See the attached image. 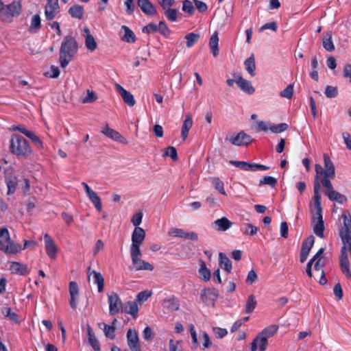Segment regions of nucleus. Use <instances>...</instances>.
<instances>
[{
	"label": "nucleus",
	"instance_id": "obj_23",
	"mask_svg": "<svg viewBox=\"0 0 351 351\" xmlns=\"http://www.w3.org/2000/svg\"><path fill=\"white\" fill-rule=\"evenodd\" d=\"M69 293H70V304L71 307L76 306L75 300L78 298L79 288L76 282L71 281L69 282Z\"/></svg>",
	"mask_w": 351,
	"mask_h": 351
},
{
	"label": "nucleus",
	"instance_id": "obj_14",
	"mask_svg": "<svg viewBox=\"0 0 351 351\" xmlns=\"http://www.w3.org/2000/svg\"><path fill=\"white\" fill-rule=\"evenodd\" d=\"M44 239L45 244V250L47 255L49 256L50 258L54 259L56 257V254L58 252V247L56 246L54 241L48 234H45Z\"/></svg>",
	"mask_w": 351,
	"mask_h": 351
},
{
	"label": "nucleus",
	"instance_id": "obj_28",
	"mask_svg": "<svg viewBox=\"0 0 351 351\" xmlns=\"http://www.w3.org/2000/svg\"><path fill=\"white\" fill-rule=\"evenodd\" d=\"M219 258L221 267L225 269L228 273H230L232 270V262L229 258L223 252L219 254Z\"/></svg>",
	"mask_w": 351,
	"mask_h": 351
},
{
	"label": "nucleus",
	"instance_id": "obj_52",
	"mask_svg": "<svg viewBox=\"0 0 351 351\" xmlns=\"http://www.w3.org/2000/svg\"><path fill=\"white\" fill-rule=\"evenodd\" d=\"M115 326H109L104 324V332L106 337L113 339L115 337Z\"/></svg>",
	"mask_w": 351,
	"mask_h": 351
},
{
	"label": "nucleus",
	"instance_id": "obj_38",
	"mask_svg": "<svg viewBox=\"0 0 351 351\" xmlns=\"http://www.w3.org/2000/svg\"><path fill=\"white\" fill-rule=\"evenodd\" d=\"M109 307H122L121 301L117 293L112 292L108 295Z\"/></svg>",
	"mask_w": 351,
	"mask_h": 351
},
{
	"label": "nucleus",
	"instance_id": "obj_3",
	"mask_svg": "<svg viewBox=\"0 0 351 351\" xmlns=\"http://www.w3.org/2000/svg\"><path fill=\"white\" fill-rule=\"evenodd\" d=\"M10 151L17 157L27 158L32 154L27 141L22 136L14 134L10 140Z\"/></svg>",
	"mask_w": 351,
	"mask_h": 351
},
{
	"label": "nucleus",
	"instance_id": "obj_9",
	"mask_svg": "<svg viewBox=\"0 0 351 351\" xmlns=\"http://www.w3.org/2000/svg\"><path fill=\"white\" fill-rule=\"evenodd\" d=\"M5 181L8 187V195L13 194L18 184V179L14 175L12 167H8L4 170Z\"/></svg>",
	"mask_w": 351,
	"mask_h": 351
},
{
	"label": "nucleus",
	"instance_id": "obj_19",
	"mask_svg": "<svg viewBox=\"0 0 351 351\" xmlns=\"http://www.w3.org/2000/svg\"><path fill=\"white\" fill-rule=\"evenodd\" d=\"M268 345V341L265 337L260 335H257L251 343V351H256L258 347L260 351H265Z\"/></svg>",
	"mask_w": 351,
	"mask_h": 351
},
{
	"label": "nucleus",
	"instance_id": "obj_46",
	"mask_svg": "<svg viewBox=\"0 0 351 351\" xmlns=\"http://www.w3.org/2000/svg\"><path fill=\"white\" fill-rule=\"evenodd\" d=\"M277 184V180L271 176H265L260 180L259 186L264 184L269 185L271 188H274Z\"/></svg>",
	"mask_w": 351,
	"mask_h": 351
},
{
	"label": "nucleus",
	"instance_id": "obj_35",
	"mask_svg": "<svg viewBox=\"0 0 351 351\" xmlns=\"http://www.w3.org/2000/svg\"><path fill=\"white\" fill-rule=\"evenodd\" d=\"M93 274L94 283L97 285L98 291L101 293L104 287V278L99 272L94 270L93 271Z\"/></svg>",
	"mask_w": 351,
	"mask_h": 351
},
{
	"label": "nucleus",
	"instance_id": "obj_50",
	"mask_svg": "<svg viewBox=\"0 0 351 351\" xmlns=\"http://www.w3.org/2000/svg\"><path fill=\"white\" fill-rule=\"evenodd\" d=\"M288 128H289L288 124H287L285 123H280L278 125H271L269 128V130L273 133H280V132H282L287 130Z\"/></svg>",
	"mask_w": 351,
	"mask_h": 351
},
{
	"label": "nucleus",
	"instance_id": "obj_5",
	"mask_svg": "<svg viewBox=\"0 0 351 351\" xmlns=\"http://www.w3.org/2000/svg\"><path fill=\"white\" fill-rule=\"evenodd\" d=\"M145 238V230L140 227H135L132 234V245L130 246V253L138 254L141 252V245L143 244Z\"/></svg>",
	"mask_w": 351,
	"mask_h": 351
},
{
	"label": "nucleus",
	"instance_id": "obj_47",
	"mask_svg": "<svg viewBox=\"0 0 351 351\" xmlns=\"http://www.w3.org/2000/svg\"><path fill=\"white\" fill-rule=\"evenodd\" d=\"M212 183L217 191L224 195H226L223 187V182L219 178H213Z\"/></svg>",
	"mask_w": 351,
	"mask_h": 351
},
{
	"label": "nucleus",
	"instance_id": "obj_36",
	"mask_svg": "<svg viewBox=\"0 0 351 351\" xmlns=\"http://www.w3.org/2000/svg\"><path fill=\"white\" fill-rule=\"evenodd\" d=\"M246 71L252 75L254 76L255 75V58L254 55H252L250 58H248L244 62Z\"/></svg>",
	"mask_w": 351,
	"mask_h": 351
},
{
	"label": "nucleus",
	"instance_id": "obj_61",
	"mask_svg": "<svg viewBox=\"0 0 351 351\" xmlns=\"http://www.w3.org/2000/svg\"><path fill=\"white\" fill-rule=\"evenodd\" d=\"M162 305L164 307H171L175 306H178V300L174 296L169 298V299H166L163 301Z\"/></svg>",
	"mask_w": 351,
	"mask_h": 351
},
{
	"label": "nucleus",
	"instance_id": "obj_7",
	"mask_svg": "<svg viewBox=\"0 0 351 351\" xmlns=\"http://www.w3.org/2000/svg\"><path fill=\"white\" fill-rule=\"evenodd\" d=\"M21 12V3L19 1H13L8 5H4L2 20L6 22H11L12 17L19 16Z\"/></svg>",
	"mask_w": 351,
	"mask_h": 351
},
{
	"label": "nucleus",
	"instance_id": "obj_8",
	"mask_svg": "<svg viewBox=\"0 0 351 351\" xmlns=\"http://www.w3.org/2000/svg\"><path fill=\"white\" fill-rule=\"evenodd\" d=\"M226 141H229L236 146H245L252 141V137L245 133L243 131L239 132L237 134L230 135L226 137Z\"/></svg>",
	"mask_w": 351,
	"mask_h": 351
},
{
	"label": "nucleus",
	"instance_id": "obj_57",
	"mask_svg": "<svg viewBox=\"0 0 351 351\" xmlns=\"http://www.w3.org/2000/svg\"><path fill=\"white\" fill-rule=\"evenodd\" d=\"M158 32V25L150 23L143 28V32L146 34L155 33Z\"/></svg>",
	"mask_w": 351,
	"mask_h": 351
},
{
	"label": "nucleus",
	"instance_id": "obj_10",
	"mask_svg": "<svg viewBox=\"0 0 351 351\" xmlns=\"http://www.w3.org/2000/svg\"><path fill=\"white\" fill-rule=\"evenodd\" d=\"M130 255L132 264L134 266L136 270L152 271L154 269L152 265L140 258V257L142 256L141 251L138 254H136L135 253H130Z\"/></svg>",
	"mask_w": 351,
	"mask_h": 351
},
{
	"label": "nucleus",
	"instance_id": "obj_42",
	"mask_svg": "<svg viewBox=\"0 0 351 351\" xmlns=\"http://www.w3.org/2000/svg\"><path fill=\"white\" fill-rule=\"evenodd\" d=\"M185 38L186 40V46L189 48L192 47L195 43L199 38V34L195 33H189L185 36Z\"/></svg>",
	"mask_w": 351,
	"mask_h": 351
},
{
	"label": "nucleus",
	"instance_id": "obj_43",
	"mask_svg": "<svg viewBox=\"0 0 351 351\" xmlns=\"http://www.w3.org/2000/svg\"><path fill=\"white\" fill-rule=\"evenodd\" d=\"M343 245L341 249V254L339 257L340 265L349 263L347 251L348 250V243H343Z\"/></svg>",
	"mask_w": 351,
	"mask_h": 351
},
{
	"label": "nucleus",
	"instance_id": "obj_11",
	"mask_svg": "<svg viewBox=\"0 0 351 351\" xmlns=\"http://www.w3.org/2000/svg\"><path fill=\"white\" fill-rule=\"evenodd\" d=\"M101 132L102 134L114 141L125 145L128 143L126 138H124L119 132L110 128L108 123L106 124Z\"/></svg>",
	"mask_w": 351,
	"mask_h": 351
},
{
	"label": "nucleus",
	"instance_id": "obj_60",
	"mask_svg": "<svg viewBox=\"0 0 351 351\" xmlns=\"http://www.w3.org/2000/svg\"><path fill=\"white\" fill-rule=\"evenodd\" d=\"M50 69V72H46L45 75L51 78H57L59 76L60 72L58 67L52 65Z\"/></svg>",
	"mask_w": 351,
	"mask_h": 351
},
{
	"label": "nucleus",
	"instance_id": "obj_12",
	"mask_svg": "<svg viewBox=\"0 0 351 351\" xmlns=\"http://www.w3.org/2000/svg\"><path fill=\"white\" fill-rule=\"evenodd\" d=\"M128 344L132 351H141L138 336L134 330L129 329L127 332Z\"/></svg>",
	"mask_w": 351,
	"mask_h": 351
},
{
	"label": "nucleus",
	"instance_id": "obj_31",
	"mask_svg": "<svg viewBox=\"0 0 351 351\" xmlns=\"http://www.w3.org/2000/svg\"><path fill=\"white\" fill-rule=\"evenodd\" d=\"M88 342L95 351H101L99 343L90 326L87 328Z\"/></svg>",
	"mask_w": 351,
	"mask_h": 351
},
{
	"label": "nucleus",
	"instance_id": "obj_45",
	"mask_svg": "<svg viewBox=\"0 0 351 351\" xmlns=\"http://www.w3.org/2000/svg\"><path fill=\"white\" fill-rule=\"evenodd\" d=\"M324 93L328 98H335L339 94L338 88L337 86H326Z\"/></svg>",
	"mask_w": 351,
	"mask_h": 351
},
{
	"label": "nucleus",
	"instance_id": "obj_20",
	"mask_svg": "<svg viewBox=\"0 0 351 351\" xmlns=\"http://www.w3.org/2000/svg\"><path fill=\"white\" fill-rule=\"evenodd\" d=\"M137 4L141 10L147 15H154L157 12L155 6L149 0H138Z\"/></svg>",
	"mask_w": 351,
	"mask_h": 351
},
{
	"label": "nucleus",
	"instance_id": "obj_44",
	"mask_svg": "<svg viewBox=\"0 0 351 351\" xmlns=\"http://www.w3.org/2000/svg\"><path fill=\"white\" fill-rule=\"evenodd\" d=\"M85 45H86V48L91 51L96 49V48L97 47V44L94 37L93 36V35L86 36Z\"/></svg>",
	"mask_w": 351,
	"mask_h": 351
},
{
	"label": "nucleus",
	"instance_id": "obj_39",
	"mask_svg": "<svg viewBox=\"0 0 351 351\" xmlns=\"http://www.w3.org/2000/svg\"><path fill=\"white\" fill-rule=\"evenodd\" d=\"M27 138H29L32 142L34 144V145L39 149H44V145L40 138L37 136L34 132L30 131V132H27Z\"/></svg>",
	"mask_w": 351,
	"mask_h": 351
},
{
	"label": "nucleus",
	"instance_id": "obj_25",
	"mask_svg": "<svg viewBox=\"0 0 351 351\" xmlns=\"http://www.w3.org/2000/svg\"><path fill=\"white\" fill-rule=\"evenodd\" d=\"M41 28V19L38 14H34L32 19L29 27L28 29L29 32L31 34L37 33Z\"/></svg>",
	"mask_w": 351,
	"mask_h": 351
},
{
	"label": "nucleus",
	"instance_id": "obj_48",
	"mask_svg": "<svg viewBox=\"0 0 351 351\" xmlns=\"http://www.w3.org/2000/svg\"><path fill=\"white\" fill-rule=\"evenodd\" d=\"M178 10L176 9H169L164 10V14L167 19L172 22L176 21L178 19Z\"/></svg>",
	"mask_w": 351,
	"mask_h": 351
},
{
	"label": "nucleus",
	"instance_id": "obj_33",
	"mask_svg": "<svg viewBox=\"0 0 351 351\" xmlns=\"http://www.w3.org/2000/svg\"><path fill=\"white\" fill-rule=\"evenodd\" d=\"M199 274L204 281L207 282L210 280L211 276L210 270L206 267V263L203 261H200Z\"/></svg>",
	"mask_w": 351,
	"mask_h": 351
},
{
	"label": "nucleus",
	"instance_id": "obj_55",
	"mask_svg": "<svg viewBox=\"0 0 351 351\" xmlns=\"http://www.w3.org/2000/svg\"><path fill=\"white\" fill-rule=\"evenodd\" d=\"M293 94V84H289L285 89L280 93V96L287 99H291Z\"/></svg>",
	"mask_w": 351,
	"mask_h": 351
},
{
	"label": "nucleus",
	"instance_id": "obj_56",
	"mask_svg": "<svg viewBox=\"0 0 351 351\" xmlns=\"http://www.w3.org/2000/svg\"><path fill=\"white\" fill-rule=\"evenodd\" d=\"M186 232L180 228H171L168 232L169 236L184 239Z\"/></svg>",
	"mask_w": 351,
	"mask_h": 351
},
{
	"label": "nucleus",
	"instance_id": "obj_1",
	"mask_svg": "<svg viewBox=\"0 0 351 351\" xmlns=\"http://www.w3.org/2000/svg\"><path fill=\"white\" fill-rule=\"evenodd\" d=\"M324 167L319 164H315V165L314 197H315L316 189H317L318 194H320L321 184L326 189L324 191L325 195L335 190L331 180L335 178V167L329 156L326 154H324Z\"/></svg>",
	"mask_w": 351,
	"mask_h": 351
},
{
	"label": "nucleus",
	"instance_id": "obj_54",
	"mask_svg": "<svg viewBox=\"0 0 351 351\" xmlns=\"http://www.w3.org/2000/svg\"><path fill=\"white\" fill-rule=\"evenodd\" d=\"M182 10L189 14H193L195 12V8L192 2L189 0H184L182 3Z\"/></svg>",
	"mask_w": 351,
	"mask_h": 351
},
{
	"label": "nucleus",
	"instance_id": "obj_58",
	"mask_svg": "<svg viewBox=\"0 0 351 351\" xmlns=\"http://www.w3.org/2000/svg\"><path fill=\"white\" fill-rule=\"evenodd\" d=\"M3 313L11 321L15 323H19V316L16 313L12 312L11 308H5V312L3 311Z\"/></svg>",
	"mask_w": 351,
	"mask_h": 351
},
{
	"label": "nucleus",
	"instance_id": "obj_59",
	"mask_svg": "<svg viewBox=\"0 0 351 351\" xmlns=\"http://www.w3.org/2000/svg\"><path fill=\"white\" fill-rule=\"evenodd\" d=\"M229 163L241 168L243 170L248 171L249 162L245 161L230 160Z\"/></svg>",
	"mask_w": 351,
	"mask_h": 351
},
{
	"label": "nucleus",
	"instance_id": "obj_64",
	"mask_svg": "<svg viewBox=\"0 0 351 351\" xmlns=\"http://www.w3.org/2000/svg\"><path fill=\"white\" fill-rule=\"evenodd\" d=\"M142 219L143 213L139 212L133 215L131 221L134 226L138 227L141 223Z\"/></svg>",
	"mask_w": 351,
	"mask_h": 351
},
{
	"label": "nucleus",
	"instance_id": "obj_26",
	"mask_svg": "<svg viewBox=\"0 0 351 351\" xmlns=\"http://www.w3.org/2000/svg\"><path fill=\"white\" fill-rule=\"evenodd\" d=\"M323 47L327 51L332 52L335 50V45L332 40V33L331 32H327L322 40Z\"/></svg>",
	"mask_w": 351,
	"mask_h": 351
},
{
	"label": "nucleus",
	"instance_id": "obj_30",
	"mask_svg": "<svg viewBox=\"0 0 351 351\" xmlns=\"http://www.w3.org/2000/svg\"><path fill=\"white\" fill-rule=\"evenodd\" d=\"M326 196L330 201L337 202L341 204H343L348 200L347 197L344 195L335 190L331 191L330 193L326 195Z\"/></svg>",
	"mask_w": 351,
	"mask_h": 351
},
{
	"label": "nucleus",
	"instance_id": "obj_4",
	"mask_svg": "<svg viewBox=\"0 0 351 351\" xmlns=\"http://www.w3.org/2000/svg\"><path fill=\"white\" fill-rule=\"evenodd\" d=\"M0 239H3V244L0 247L1 251L8 254H16L22 250L20 244L10 241V233L7 228H0Z\"/></svg>",
	"mask_w": 351,
	"mask_h": 351
},
{
	"label": "nucleus",
	"instance_id": "obj_29",
	"mask_svg": "<svg viewBox=\"0 0 351 351\" xmlns=\"http://www.w3.org/2000/svg\"><path fill=\"white\" fill-rule=\"evenodd\" d=\"M69 14L75 19H82L84 15V7L80 5H74L69 10Z\"/></svg>",
	"mask_w": 351,
	"mask_h": 351
},
{
	"label": "nucleus",
	"instance_id": "obj_16",
	"mask_svg": "<svg viewBox=\"0 0 351 351\" xmlns=\"http://www.w3.org/2000/svg\"><path fill=\"white\" fill-rule=\"evenodd\" d=\"M234 77L236 78V83L243 91L250 95L254 93L255 89L250 81L243 78L240 74H234Z\"/></svg>",
	"mask_w": 351,
	"mask_h": 351
},
{
	"label": "nucleus",
	"instance_id": "obj_6",
	"mask_svg": "<svg viewBox=\"0 0 351 351\" xmlns=\"http://www.w3.org/2000/svg\"><path fill=\"white\" fill-rule=\"evenodd\" d=\"M341 217L343 224L339 229V237L342 243H344L351 240V215L348 210H344Z\"/></svg>",
	"mask_w": 351,
	"mask_h": 351
},
{
	"label": "nucleus",
	"instance_id": "obj_62",
	"mask_svg": "<svg viewBox=\"0 0 351 351\" xmlns=\"http://www.w3.org/2000/svg\"><path fill=\"white\" fill-rule=\"evenodd\" d=\"M175 3V0H160L159 1V4L163 10L171 9V7H172Z\"/></svg>",
	"mask_w": 351,
	"mask_h": 351
},
{
	"label": "nucleus",
	"instance_id": "obj_27",
	"mask_svg": "<svg viewBox=\"0 0 351 351\" xmlns=\"http://www.w3.org/2000/svg\"><path fill=\"white\" fill-rule=\"evenodd\" d=\"M219 37L218 33L215 32L210 37L209 40V47L210 48L211 52L214 57H217L219 54Z\"/></svg>",
	"mask_w": 351,
	"mask_h": 351
},
{
	"label": "nucleus",
	"instance_id": "obj_13",
	"mask_svg": "<svg viewBox=\"0 0 351 351\" xmlns=\"http://www.w3.org/2000/svg\"><path fill=\"white\" fill-rule=\"evenodd\" d=\"M59 5L58 0H47L45 5V14L47 20L51 21L54 19L58 12Z\"/></svg>",
	"mask_w": 351,
	"mask_h": 351
},
{
	"label": "nucleus",
	"instance_id": "obj_15",
	"mask_svg": "<svg viewBox=\"0 0 351 351\" xmlns=\"http://www.w3.org/2000/svg\"><path fill=\"white\" fill-rule=\"evenodd\" d=\"M152 295V291L145 290L141 291L136 295L135 300L127 302V307H138V306H141Z\"/></svg>",
	"mask_w": 351,
	"mask_h": 351
},
{
	"label": "nucleus",
	"instance_id": "obj_18",
	"mask_svg": "<svg viewBox=\"0 0 351 351\" xmlns=\"http://www.w3.org/2000/svg\"><path fill=\"white\" fill-rule=\"evenodd\" d=\"M117 90L119 93V94L121 95L124 102L128 104L129 106H134L136 104V101L134 98V96L131 93L126 90L125 88H123L120 84H115Z\"/></svg>",
	"mask_w": 351,
	"mask_h": 351
},
{
	"label": "nucleus",
	"instance_id": "obj_41",
	"mask_svg": "<svg viewBox=\"0 0 351 351\" xmlns=\"http://www.w3.org/2000/svg\"><path fill=\"white\" fill-rule=\"evenodd\" d=\"M122 29L124 30V36L122 40L127 43L135 42L136 37L134 32L127 26H122Z\"/></svg>",
	"mask_w": 351,
	"mask_h": 351
},
{
	"label": "nucleus",
	"instance_id": "obj_24",
	"mask_svg": "<svg viewBox=\"0 0 351 351\" xmlns=\"http://www.w3.org/2000/svg\"><path fill=\"white\" fill-rule=\"evenodd\" d=\"M192 125H193L192 116L191 114H187L186 115L185 119L183 122V125L182 127L181 136L184 141L186 138V137L188 136L189 131L191 128Z\"/></svg>",
	"mask_w": 351,
	"mask_h": 351
},
{
	"label": "nucleus",
	"instance_id": "obj_17",
	"mask_svg": "<svg viewBox=\"0 0 351 351\" xmlns=\"http://www.w3.org/2000/svg\"><path fill=\"white\" fill-rule=\"evenodd\" d=\"M314 205L316 209L315 213L311 210L313 213V222L315 221L323 220L322 207L321 204V195L318 194L317 189H315V197H314Z\"/></svg>",
	"mask_w": 351,
	"mask_h": 351
},
{
	"label": "nucleus",
	"instance_id": "obj_37",
	"mask_svg": "<svg viewBox=\"0 0 351 351\" xmlns=\"http://www.w3.org/2000/svg\"><path fill=\"white\" fill-rule=\"evenodd\" d=\"M278 326L277 325H271L265 328L259 335L263 337H265L267 340L269 337H273L277 332Z\"/></svg>",
	"mask_w": 351,
	"mask_h": 351
},
{
	"label": "nucleus",
	"instance_id": "obj_21",
	"mask_svg": "<svg viewBox=\"0 0 351 351\" xmlns=\"http://www.w3.org/2000/svg\"><path fill=\"white\" fill-rule=\"evenodd\" d=\"M232 225V222L225 217L218 219L213 223V226L217 231H226Z\"/></svg>",
	"mask_w": 351,
	"mask_h": 351
},
{
	"label": "nucleus",
	"instance_id": "obj_2",
	"mask_svg": "<svg viewBox=\"0 0 351 351\" xmlns=\"http://www.w3.org/2000/svg\"><path fill=\"white\" fill-rule=\"evenodd\" d=\"M78 45L76 40L71 36L64 37L60 48V64L65 68L77 53Z\"/></svg>",
	"mask_w": 351,
	"mask_h": 351
},
{
	"label": "nucleus",
	"instance_id": "obj_49",
	"mask_svg": "<svg viewBox=\"0 0 351 351\" xmlns=\"http://www.w3.org/2000/svg\"><path fill=\"white\" fill-rule=\"evenodd\" d=\"M163 156H169L173 161H176L178 159L177 150L174 147L172 146H169L166 149Z\"/></svg>",
	"mask_w": 351,
	"mask_h": 351
},
{
	"label": "nucleus",
	"instance_id": "obj_51",
	"mask_svg": "<svg viewBox=\"0 0 351 351\" xmlns=\"http://www.w3.org/2000/svg\"><path fill=\"white\" fill-rule=\"evenodd\" d=\"M158 32L165 37H168L170 34V29L164 21H160L158 25Z\"/></svg>",
	"mask_w": 351,
	"mask_h": 351
},
{
	"label": "nucleus",
	"instance_id": "obj_32",
	"mask_svg": "<svg viewBox=\"0 0 351 351\" xmlns=\"http://www.w3.org/2000/svg\"><path fill=\"white\" fill-rule=\"evenodd\" d=\"M98 99L97 94L92 90L87 89L86 95L81 97V102L82 104H91Z\"/></svg>",
	"mask_w": 351,
	"mask_h": 351
},
{
	"label": "nucleus",
	"instance_id": "obj_63",
	"mask_svg": "<svg viewBox=\"0 0 351 351\" xmlns=\"http://www.w3.org/2000/svg\"><path fill=\"white\" fill-rule=\"evenodd\" d=\"M213 330L215 333V335L217 338H223L228 334V331L225 328H221L219 327H214Z\"/></svg>",
	"mask_w": 351,
	"mask_h": 351
},
{
	"label": "nucleus",
	"instance_id": "obj_34",
	"mask_svg": "<svg viewBox=\"0 0 351 351\" xmlns=\"http://www.w3.org/2000/svg\"><path fill=\"white\" fill-rule=\"evenodd\" d=\"M315 237L313 235L309 236L305 239L302 245L301 252L309 254V252L313 246Z\"/></svg>",
	"mask_w": 351,
	"mask_h": 351
},
{
	"label": "nucleus",
	"instance_id": "obj_40",
	"mask_svg": "<svg viewBox=\"0 0 351 351\" xmlns=\"http://www.w3.org/2000/svg\"><path fill=\"white\" fill-rule=\"evenodd\" d=\"M314 233L320 238H324V220L315 221L313 226Z\"/></svg>",
	"mask_w": 351,
	"mask_h": 351
},
{
	"label": "nucleus",
	"instance_id": "obj_22",
	"mask_svg": "<svg viewBox=\"0 0 351 351\" xmlns=\"http://www.w3.org/2000/svg\"><path fill=\"white\" fill-rule=\"evenodd\" d=\"M10 269L13 274L23 276L27 274L29 272L27 266L19 262H12Z\"/></svg>",
	"mask_w": 351,
	"mask_h": 351
},
{
	"label": "nucleus",
	"instance_id": "obj_53",
	"mask_svg": "<svg viewBox=\"0 0 351 351\" xmlns=\"http://www.w3.org/2000/svg\"><path fill=\"white\" fill-rule=\"evenodd\" d=\"M242 230L245 234L253 236L257 233L258 228L251 223H245Z\"/></svg>",
	"mask_w": 351,
	"mask_h": 351
}]
</instances>
